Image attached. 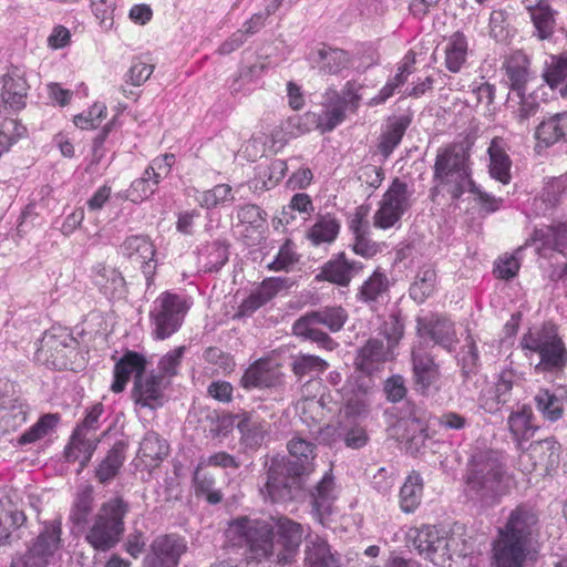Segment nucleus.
<instances>
[{
    "instance_id": "nucleus-64",
    "label": "nucleus",
    "mask_w": 567,
    "mask_h": 567,
    "mask_svg": "<svg viewBox=\"0 0 567 567\" xmlns=\"http://www.w3.org/2000/svg\"><path fill=\"white\" fill-rule=\"evenodd\" d=\"M369 413V405L364 399L359 395H352L347 399L339 413L338 421L360 422L359 419L365 417Z\"/></svg>"
},
{
    "instance_id": "nucleus-39",
    "label": "nucleus",
    "mask_w": 567,
    "mask_h": 567,
    "mask_svg": "<svg viewBox=\"0 0 567 567\" xmlns=\"http://www.w3.org/2000/svg\"><path fill=\"white\" fill-rule=\"evenodd\" d=\"M169 446L156 432H147L140 443L138 456L148 466H157L167 455Z\"/></svg>"
},
{
    "instance_id": "nucleus-15",
    "label": "nucleus",
    "mask_w": 567,
    "mask_h": 567,
    "mask_svg": "<svg viewBox=\"0 0 567 567\" xmlns=\"http://www.w3.org/2000/svg\"><path fill=\"white\" fill-rule=\"evenodd\" d=\"M169 380H164L154 370L148 374L135 375L133 398L136 404L152 410L162 406L164 390L169 385Z\"/></svg>"
},
{
    "instance_id": "nucleus-60",
    "label": "nucleus",
    "mask_w": 567,
    "mask_h": 567,
    "mask_svg": "<svg viewBox=\"0 0 567 567\" xmlns=\"http://www.w3.org/2000/svg\"><path fill=\"white\" fill-rule=\"evenodd\" d=\"M174 163L175 156L173 154L156 157L145 168L143 176L151 183L152 187L156 189L161 181L169 175Z\"/></svg>"
},
{
    "instance_id": "nucleus-32",
    "label": "nucleus",
    "mask_w": 567,
    "mask_h": 567,
    "mask_svg": "<svg viewBox=\"0 0 567 567\" xmlns=\"http://www.w3.org/2000/svg\"><path fill=\"white\" fill-rule=\"evenodd\" d=\"M27 516L12 503H0V546H11L20 539L17 530L25 523Z\"/></svg>"
},
{
    "instance_id": "nucleus-57",
    "label": "nucleus",
    "mask_w": 567,
    "mask_h": 567,
    "mask_svg": "<svg viewBox=\"0 0 567 567\" xmlns=\"http://www.w3.org/2000/svg\"><path fill=\"white\" fill-rule=\"evenodd\" d=\"M59 420L58 414L48 413L42 415L31 427L19 436L18 443L20 445H27L39 441L56 426Z\"/></svg>"
},
{
    "instance_id": "nucleus-49",
    "label": "nucleus",
    "mask_w": 567,
    "mask_h": 567,
    "mask_svg": "<svg viewBox=\"0 0 567 567\" xmlns=\"http://www.w3.org/2000/svg\"><path fill=\"white\" fill-rule=\"evenodd\" d=\"M545 82L551 87L557 89L563 97H567V52L550 55V62L544 72Z\"/></svg>"
},
{
    "instance_id": "nucleus-21",
    "label": "nucleus",
    "mask_w": 567,
    "mask_h": 567,
    "mask_svg": "<svg viewBox=\"0 0 567 567\" xmlns=\"http://www.w3.org/2000/svg\"><path fill=\"white\" fill-rule=\"evenodd\" d=\"M61 536V518L44 522L37 537L28 546V549L50 563L55 553L62 547Z\"/></svg>"
},
{
    "instance_id": "nucleus-20",
    "label": "nucleus",
    "mask_w": 567,
    "mask_h": 567,
    "mask_svg": "<svg viewBox=\"0 0 567 567\" xmlns=\"http://www.w3.org/2000/svg\"><path fill=\"white\" fill-rule=\"evenodd\" d=\"M238 416L236 429L240 433V445L246 450H257L261 446L268 432L267 422L260 420L255 410H240Z\"/></svg>"
},
{
    "instance_id": "nucleus-30",
    "label": "nucleus",
    "mask_w": 567,
    "mask_h": 567,
    "mask_svg": "<svg viewBox=\"0 0 567 567\" xmlns=\"http://www.w3.org/2000/svg\"><path fill=\"white\" fill-rule=\"evenodd\" d=\"M425 333L434 341L435 344L442 347L447 352H452L457 343V337L454 323L445 317H433L422 322Z\"/></svg>"
},
{
    "instance_id": "nucleus-37",
    "label": "nucleus",
    "mask_w": 567,
    "mask_h": 567,
    "mask_svg": "<svg viewBox=\"0 0 567 567\" xmlns=\"http://www.w3.org/2000/svg\"><path fill=\"white\" fill-rule=\"evenodd\" d=\"M535 239L540 240L544 247L550 248L567 258V223L553 221L550 225L536 229Z\"/></svg>"
},
{
    "instance_id": "nucleus-26",
    "label": "nucleus",
    "mask_w": 567,
    "mask_h": 567,
    "mask_svg": "<svg viewBox=\"0 0 567 567\" xmlns=\"http://www.w3.org/2000/svg\"><path fill=\"white\" fill-rule=\"evenodd\" d=\"M92 279L107 299L121 298L125 293V279L113 267L97 264L92 268Z\"/></svg>"
},
{
    "instance_id": "nucleus-50",
    "label": "nucleus",
    "mask_w": 567,
    "mask_h": 567,
    "mask_svg": "<svg viewBox=\"0 0 567 567\" xmlns=\"http://www.w3.org/2000/svg\"><path fill=\"white\" fill-rule=\"evenodd\" d=\"M388 290V277L385 274L380 271V269H377L367 280L363 281L357 293V299L367 305L377 303Z\"/></svg>"
},
{
    "instance_id": "nucleus-14",
    "label": "nucleus",
    "mask_w": 567,
    "mask_h": 567,
    "mask_svg": "<svg viewBox=\"0 0 567 567\" xmlns=\"http://www.w3.org/2000/svg\"><path fill=\"white\" fill-rule=\"evenodd\" d=\"M118 252L127 260L141 265L142 272L150 285L156 270L154 259L156 250L151 238L147 235L127 236L120 245Z\"/></svg>"
},
{
    "instance_id": "nucleus-40",
    "label": "nucleus",
    "mask_w": 567,
    "mask_h": 567,
    "mask_svg": "<svg viewBox=\"0 0 567 567\" xmlns=\"http://www.w3.org/2000/svg\"><path fill=\"white\" fill-rule=\"evenodd\" d=\"M230 244L226 239L208 243L200 250L204 272H218L229 259Z\"/></svg>"
},
{
    "instance_id": "nucleus-31",
    "label": "nucleus",
    "mask_w": 567,
    "mask_h": 567,
    "mask_svg": "<svg viewBox=\"0 0 567 567\" xmlns=\"http://www.w3.org/2000/svg\"><path fill=\"white\" fill-rule=\"evenodd\" d=\"M319 323L311 318L309 312L299 317L292 324V334L305 341H311L326 350H333L338 344L324 331L319 328Z\"/></svg>"
},
{
    "instance_id": "nucleus-62",
    "label": "nucleus",
    "mask_w": 567,
    "mask_h": 567,
    "mask_svg": "<svg viewBox=\"0 0 567 567\" xmlns=\"http://www.w3.org/2000/svg\"><path fill=\"white\" fill-rule=\"evenodd\" d=\"M240 224H246L255 230L262 229L267 223V213L256 204H245L236 208Z\"/></svg>"
},
{
    "instance_id": "nucleus-48",
    "label": "nucleus",
    "mask_w": 567,
    "mask_h": 567,
    "mask_svg": "<svg viewBox=\"0 0 567 567\" xmlns=\"http://www.w3.org/2000/svg\"><path fill=\"white\" fill-rule=\"evenodd\" d=\"M467 39L461 31L454 32L445 47V66L450 72L457 73L466 62Z\"/></svg>"
},
{
    "instance_id": "nucleus-28",
    "label": "nucleus",
    "mask_w": 567,
    "mask_h": 567,
    "mask_svg": "<svg viewBox=\"0 0 567 567\" xmlns=\"http://www.w3.org/2000/svg\"><path fill=\"white\" fill-rule=\"evenodd\" d=\"M315 210L311 197L306 193L295 194L289 204L282 207L279 216L272 219L275 229L280 226L293 225L299 217L300 223L306 221Z\"/></svg>"
},
{
    "instance_id": "nucleus-8",
    "label": "nucleus",
    "mask_w": 567,
    "mask_h": 567,
    "mask_svg": "<svg viewBox=\"0 0 567 567\" xmlns=\"http://www.w3.org/2000/svg\"><path fill=\"white\" fill-rule=\"evenodd\" d=\"M412 390L422 398L433 396L442 389L441 365L421 343L410 354Z\"/></svg>"
},
{
    "instance_id": "nucleus-5",
    "label": "nucleus",
    "mask_w": 567,
    "mask_h": 567,
    "mask_svg": "<svg viewBox=\"0 0 567 567\" xmlns=\"http://www.w3.org/2000/svg\"><path fill=\"white\" fill-rule=\"evenodd\" d=\"M524 350L539 357L535 370L542 373H560L567 368V348L553 323L529 329L520 340Z\"/></svg>"
},
{
    "instance_id": "nucleus-52",
    "label": "nucleus",
    "mask_w": 567,
    "mask_h": 567,
    "mask_svg": "<svg viewBox=\"0 0 567 567\" xmlns=\"http://www.w3.org/2000/svg\"><path fill=\"white\" fill-rule=\"evenodd\" d=\"M280 383L279 375L274 372L264 369L259 363L251 364L245 370L240 385L246 390L274 388Z\"/></svg>"
},
{
    "instance_id": "nucleus-51",
    "label": "nucleus",
    "mask_w": 567,
    "mask_h": 567,
    "mask_svg": "<svg viewBox=\"0 0 567 567\" xmlns=\"http://www.w3.org/2000/svg\"><path fill=\"white\" fill-rule=\"evenodd\" d=\"M339 220L330 214L319 216L308 233V238L315 246L333 243L340 231Z\"/></svg>"
},
{
    "instance_id": "nucleus-13",
    "label": "nucleus",
    "mask_w": 567,
    "mask_h": 567,
    "mask_svg": "<svg viewBox=\"0 0 567 567\" xmlns=\"http://www.w3.org/2000/svg\"><path fill=\"white\" fill-rule=\"evenodd\" d=\"M187 543L178 534L159 535L151 544V551L144 558V567H178Z\"/></svg>"
},
{
    "instance_id": "nucleus-27",
    "label": "nucleus",
    "mask_w": 567,
    "mask_h": 567,
    "mask_svg": "<svg viewBox=\"0 0 567 567\" xmlns=\"http://www.w3.org/2000/svg\"><path fill=\"white\" fill-rule=\"evenodd\" d=\"M528 452L534 464L549 473L559 465L561 445L554 436H549L532 442Z\"/></svg>"
},
{
    "instance_id": "nucleus-47",
    "label": "nucleus",
    "mask_w": 567,
    "mask_h": 567,
    "mask_svg": "<svg viewBox=\"0 0 567 567\" xmlns=\"http://www.w3.org/2000/svg\"><path fill=\"white\" fill-rule=\"evenodd\" d=\"M291 371L299 381L305 378L312 380L322 374L329 368V363L313 354L299 353L292 357Z\"/></svg>"
},
{
    "instance_id": "nucleus-11",
    "label": "nucleus",
    "mask_w": 567,
    "mask_h": 567,
    "mask_svg": "<svg viewBox=\"0 0 567 567\" xmlns=\"http://www.w3.org/2000/svg\"><path fill=\"white\" fill-rule=\"evenodd\" d=\"M275 542V564L290 565L296 560L303 537V526L287 516H270Z\"/></svg>"
},
{
    "instance_id": "nucleus-23",
    "label": "nucleus",
    "mask_w": 567,
    "mask_h": 567,
    "mask_svg": "<svg viewBox=\"0 0 567 567\" xmlns=\"http://www.w3.org/2000/svg\"><path fill=\"white\" fill-rule=\"evenodd\" d=\"M2 90L1 99L4 104L9 105L13 111H20L25 107L29 84L23 73L16 66L11 68L8 73L1 78Z\"/></svg>"
},
{
    "instance_id": "nucleus-7",
    "label": "nucleus",
    "mask_w": 567,
    "mask_h": 567,
    "mask_svg": "<svg viewBox=\"0 0 567 567\" xmlns=\"http://www.w3.org/2000/svg\"><path fill=\"white\" fill-rule=\"evenodd\" d=\"M234 526L245 544V555L248 563L271 561L275 564L276 551L270 517L267 519H251L243 516L234 522Z\"/></svg>"
},
{
    "instance_id": "nucleus-59",
    "label": "nucleus",
    "mask_w": 567,
    "mask_h": 567,
    "mask_svg": "<svg viewBox=\"0 0 567 567\" xmlns=\"http://www.w3.org/2000/svg\"><path fill=\"white\" fill-rule=\"evenodd\" d=\"M458 365L461 368L462 377L467 380L471 375L476 374L480 369V352L474 339L468 336L465 339V344L460 351Z\"/></svg>"
},
{
    "instance_id": "nucleus-35",
    "label": "nucleus",
    "mask_w": 567,
    "mask_h": 567,
    "mask_svg": "<svg viewBox=\"0 0 567 567\" xmlns=\"http://www.w3.org/2000/svg\"><path fill=\"white\" fill-rule=\"evenodd\" d=\"M389 344H385L380 339H369L363 347L358 351L355 358V365L359 370L370 374L374 369L375 364L382 363L390 358Z\"/></svg>"
},
{
    "instance_id": "nucleus-1",
    "label": "nucleus",
    "mask_w": 567,
    "mask_h": 567,
    "mask_svg": "<svg viewBox=\"0 0 567 567\" xmlns=\"http://www.w3.org/2000/svg\"><path fill=\"white\" fill-rule=\"evenodd\" d=\"M288 456L274 457L267 470L260 493L274 503L299 501L310 497L313 517L321 524L332 514L336 499L334 481L331 472L307 491V480L315 471L317 445L300 435H293L287 443Z\"/></svg>"
},
{
    "instance_id": "nucleus-18",
    "label": "nucleus",
    "mask_w": 567,
    "mask_h": 567,
    "mask_svg": "<svg viewBox=\"0 0 567 567\" xmlns=\"http://www.w3.org/2000/svg\"><path fill=\"white\" fill-rule=\"evenodd\" d=\"M404 416L408 419L409 425L406 433L402 435V440L410 452L417 453L425 446V442L429 439L427 412L413 401L408 400Z\"/></svg>"
},
{
    "instance_id": "nucleus-29",
    "label": "nucleus",
    "mask_w": 567,
    "mask_h": 567,
    "mask_svg": "<svg viewBox=\"0 0 567 567\" xmlns=\"http://www.w3.org/2000/svg\"><path fill=\"white\" fill-rule=\"evenodd\" d=\"M96 447V440L87 437L86 433H81V430H74L64 450L65 461L68 463L79 462L78 473H80L90 463Z\"/></svg>"
},
{
    "instance_id": "nucleus-38",
    "label": "nucleus",
    "mask_w": 567,
    "mask_h": 567,
    "mask_svg": "<svg viewBox=\"0 0 567 567\" xmlns=\"http://www.w3.org/2000/svg\"><path fill=\"white\" fill-rule=\"evenodd\" d=\"M411 124V117L401 115L390 120L386 130L381 134L378 150L380 154L386 159L396 146L401 143L405 131Z\"/></svg>"
},
{
    "instance_id": "nucleus-44",
    "label": "nucleus",
    "mask_w": 567,
    "mask_h": 567,
    "mask_svg": "<svg viewBox=\"0 0 567 567\" xmlns=\"http://www.w3.org/2000/svg\"><path fill=\"white\" fill-rule=\"evenodd\" d=\"M437 275L433 267L424 266L416 272L414 281L409 288V296L417 305H422L430 298L436 288Z\"/></svg>"
},
{
    "instance_id": "nucleus-41",
    "label": "nucleus",
    "mask_w": 567,
    "mask_h": 567,
    "mask_svg": "<svg viewBox=\"0 0 567 567\" xmlns=\"http://www.w3.org/2000/svg\"><path fill=\"white\" fill-rule=\"evenodd\" d=\"M328 431L336 433L340 443L351 450H360L369 442L368 432L360 422L337 421V429Z\"/></svg>"
},
{
    "instance_id": "nucleus-17",
    "label": "nucleus",
    "mask_w": 567,
    "mask_h": 567,
    "mask_svg": "<svg viewBox=\"0 0 567 567\" xmlns=\"http://www.w3.org/2000/svg\"><path fill=\"white\" fill-rule=\"evenodd\" d=\"M534 137L538 153L558 143H567V111L544 117L535 127Z\"/></svg>"
},
{
    "instance_id": "nucleus-43",
    "label": "nucleus",
    "mask_w": 567,
    "mask_h": 567,
    "mask_svg": "<svg viewBox=\"0 0 567 567\" xmlns=\"http://www.w3.org/2000/svg\"><path fill=\"white\" fill-rule=\"evenodd\" d=\"M422 495L423 480L417 472L413 471L408 475L400 489L399 503L402 512L406 514L415 512L421 504Z\"/></svg>"
},
{
    "instance_id": "nucleus-63",
    "label": "nucleus",
    "mask_w": 567,
    "mask_h": 567,
    "mask_svg": "<svg viewBox=\"0 0 567 567\" xmlns=\"http://www.w3.org/2000/svg\"><path fill=\"white\" fill-rule=\"evenodd\" d=\"M231 187L227 184H218L212 189L199 192L196 202L206 209H213L229 199Z\"/></svg>"
},
{
    "instance_id": "nucleus-4",
    "label": "nucleus",
    "mask_w": 567,
    "mask_h": 567,
    "mask_svg": "<svg viewBox=\"0 0 567 567\" xmlns=\"http://www.w3.org/2000/svg\"><path fill=\"white\" fill-rule=\"evenodd\" d=\"M130 511L131 504L120 494L103 502L86 532L85 540L97 551L114 548L125 533L124 518Z\"/></svg>"
},
{
    "instance_id": "nucleus-36",
    "label": "nucleus",
    "mask_w": 567,
    "mask_h": 567,
    "mask_svg": "<svg viewBox=\"0 0 567 567\" xmlns=\"http://www.w3.org/2000/svg\"><path fill=\"white\" fill-rule=\"evenodd\" d=\"M564 388H557L553 391L539 389L534 401L536 409L543 417L549 422L558 421L564 414Z\"/></svg>"
},
{
    "instance_id": "nucleus-10",
    "label": "nucleus",
    "mask_w": 567,
    "mask_h": 567,
    "mask_svg": "<svg viewBox=\"0 0 567 567\" xmlns=\"http://www.w3.org/2000/svg\"><path fill=\"white\" fill-rule=\"evenodd\" d=\"M78 344V340L66 329L52 328L38 341L35 358L47 365L63 370L68 368L69 354Z\"/></svg>"
},
{
    "instance_id": "nucleus-58",
    "label": "nucleus",
    "mask_w": 567,
    "mask_h": 567,
    "mask_svg": "<svg viewBox=\"0 0 567 567\" xmlns=\"http://www.w3.org/2000/svg\"><path fill=\"white\" fill-rule=\"evenodd\" d=\"M193 485L197 497H205L210 505L219 504L223 501V493L215 489V478L208 473H202L198 468L193 476Z\"/></svg>"
},
{
    "instance_id": "nucleus-45",
    "label": "nucleus",
    "mask_w": 567,
    "mask_h": 567,
    "mask_svg": "<svg viewBox=\"0 0 567 567\" xmlns=\"http://www.w3.org/2000/svg\"><path fill=\"white\" fill-rule=\"evenodd\" d=\"M532 419L533 411L527 405H523L518 411L512 412L508 416V429L519 449H523L522 441L529 440L537 429L532 424Z\"/></svg>"
},
{
    "instance_id": "nucleus-25",
    "label": "nucleus",
    "mask_w": 567,
    "mask_h": 567,
    "mask_svg": "<svg viewBox=\"0 0 567 567\" xmlns=\"http://www.w3.org/2000/svg\"><path fill=\"white\" fill-rule=\"evenodd\" d=\"M127 443L116 441L94 471L95 480L107 486L121 472L126 460Z\"/></svg>"
},
{
    "instance_id": "nucleus-56",
    "label": "nucleus",
    "mask_w": 567,
    "mask_h": 567,
    "mask_svg": "<svg viewBox=\"0 0 567 567\" xmlns=\"http://www.w3.org/2000/svg\"><path fill=\"white\" fill-rule=\"evenodd\" d=\"M410 196L408 184L395 177L384 193L381 203L405 213L411 207Z\"/></svg>"
},
{
    "instance_id": "nucleus-33",
    "label": "nucleus",
    "mask_w": 567,
    "mask_h": 567,
    "mask_svg": "<svg viewBox=\"0 0 567 567\" xmlns=\"http://www.w3.org/2000/svg\"><path fill=\"white\" fill-rule=\"evenodd\" d=\"M305 567H339V561L324 538L315 535L306 539Z\"/></svg>"
},
{
    "instance_id": "nucleus-24",
    "label": "nucleus",
    "mask_w": 567,
    "mask_h": 567,
    "mask_svg": "<svg viewBox=\"0 0 567 567\" xmlns=\"http://www.w3.org/2000/svg\"><path fill=\"white\" fill-rule=\"evenodd\" d=\"M308 60L322 74H338L348 68L350 54L346 50L322 44L308 54Z\"/></svg>"
},
{
    "instance_id": "nucleus-9",
    "label": "nucleus",
    "mask_w": 567,
    "mask_h": 567,
    "mask_svg": "<svg viewBox=\"0 0 567 567\" xmlns=\"http://www.w3.org/2000/svg\"><path fill=\"white\" fill-rule=\"evenodd\" d=\"M413 546L417 553L436 566H444L454 556L462 557L464 551L460 548L458 538L451 535H441L433 526L422 527L416 532Z\"/></svg>"
},
{
    "instance_id": "nucleus-6",
    "label": "nucleus",
    "mask_w": 567,
    "mask_h": 567,
    "mask_svg": "<svg viewBox=\"0 0 567 567\" xmlns=\"http://www.w3.org/2000/svg\"><path fill=\"white\" fill-rule=\"evenodd\" d=\"M190 307L185 295L171 291L162 292L152 305L150 320L153 327L152 336L155 340H166L176 333Z\"/></svg>"
},
{
    "instance_id": "nucleus-54",
    "label": "nucleus",
    "mask_w": 567,
    "mask_h": 567,
    "mask_svg": "<svg viewBox=\"0 0 567 567\" xmlns=\"http://www.w3.org/2000/svg\"><path fill=\"white\" fill-rule=\"evenodd\" d=\"M524 247H518L512 254L505 252L496 258L493 275L499 280L509 281L518 275Z\"/></svg>"
},
{
    "instance_id": "nucleus-61",
    "label": "nucleus",
    "mask_w": 567,
    "mask_h": 567,
    "mask_svg": "<svg viewBox=\"0 0 567 567\" xmlns=\"http://www.w3.org/2000/svg\"><path fill=\"white\" fill-rule=\"evenodd\" d=\"M185 351L186 347L181 346L164 354L158 361L156 373L162 375L164 380H169L177 375Z\"/></svg>"
},
{
    "instance_id": "nucleus-19",
    "label": "nucleus",
    "mask_w": 567,
    "mask_h": 567,
    "mask_svg": "<svg viewBox=\"0 0 567 567\" xmlns=\"http://www.w3.org/2000/svg\"><path fill=\"white\" fill-rule=\"evenodd\" d=\"M532 546L501 535L493 546L494 567H525Z\"/></svg>"
},
{
    "instance_id": "nucleus-2",
    "label": "nucleus",
    "mask_w": 567,
    "mask_h": 567,
    "mask_svg": "<svg viewBox=\"0 0 567 567\" xmlns=\"http://www.w3.org/2000/svg\"><path fill=\"white\" fill-rule=\"evenodd\" d=\"M471 145L466 141L451 143L437 150L433 166V178L439 182L453 200H458L466 192L476 195L481 208L495 213L501 208L503 198L481 190L472 178Z\"/></svg>"
},
{
    "instance_id": "nucleus-46",
    "label": "nucleus",
    "mask_w": 567,
    "mask_h": 567,
    "mask_svg": "<svg viewBox=\"0 0 567 567\" xmlns=\"http://www.w3.org/2000/svg\"><path fill=\"white\" fill-rule=\"evenodd\" d=\"M489 156V175L492 178L508 184L511 182L512 161L497 138H493L487 150Z\"/></svg>"
},
{
    "instance_id": "nucleus-3",
    "label": "nucleus",
    "mask_w": 567,
    "mask_h": 567,
    "mask_svg": "<svg viewBox=\"0 0 567 567\" xmlns=\"http://www.w3.org/2000/svg\"><path fill=\"white\" fill-rule=\"evenodd\" d=\"M511 477L502 454L485 450L475 453L466 470L465 495L482 507H491L508 494Z\"/></svg>"
},
{
    "instance_id": "nucleus-34",
    "label": "nucleus",
    "mask_w": 567,
    "mask_h": 567,
    "mask_svg": "<svg viewBox=\"0 0 567 567\" xmlns=\"http://www.w3.org/2000/svg\"><path fill=\"white\" fill-rule=\"evenodd\" d=\"M324 99V109L318 115L317 128L321 133H329L346 120L347 110L342 106L337 90L329 89L326 92Z\"/></svg>"
},
{
    "instance_id": "nucleus-42",
    "label": "nucleus",
    "mask_w": 567,
    "mask_h": 567,
    "mask_svg": "<svg viewBox=\"0 0 567 567\" xmlns=\"http://www.w3.org/2000/svg\"><path fill=\"white\" fill-rule=\"evenodd\" d=\"M532 21L536 29L537 37L542 40L549 39L555 30L556 11L549 4L548 0H539L535 6L528 7Z\"/></svg>"
},
{
    "instance_id": "nucleus-53",
    "label": "nucleus",
    "mask_w": 567,
    "mask_h": 567,
    "mask_svg": "<svg viewBox=\"0 0 567 567\" xmlns=\"http://www.w3.org/2000/svg\"><path fill=\"white\" fill-rule=\"evenodd\" d=\"M308 312L313 320L320 326L327 327L331 332L340 331L348 320V312L341 306H326Z\"/></svg>"
},
{
    "instance_id": "nucleus-55",
    "label": "nucleus",
    "mask_w": 567,
    "mask_h": 567,
    "mask_svg": "<svg viewBox=\"0 0 567 567\" xmlns=\"http://www.w3.org/2000/svg\"><path fill=\"white\" fill-rule=\"evenodd\" d=\"M93 487L85 486L75 497L70 512V520L76 527H84L89 523V517L93 511Z\"/></svg>"
},
{
    "instance_id": "nucleus-12",
    "label": "nucleus",
    "mask_w": 567,
    "mask_h": 567,
    "mask_svg": "<svg viewBox=\"0 0 567 567\" xmlns=\"http://www.w3.org/2000/svg\"><path fill=\"white\" fill-rule=\"evenodd\" d=\"M540 529L539 513L535 505L520 503L511 511L501 535L532 546Z\"/></svg>"
},
{
    "instance_id": "nucleus-16",
    "label": "nucleus",
    "mask_w": 567,
    "mask_h": 567,
    "mask_svg": "<svg viewBox=\"0 0 567 567\" xmlns=\"http://www.w3.org/2000/svg\"><path fill=\"white\" fill-rule=\"evenodd\" d=\"M363 268V262L347 258L344 252H338L324 262L316 279L340 287H348L352 278L360 274Z\"/></svg>"
},
{
    "instance_id": "nucleus-22",
    "label": "nucleus",
    "mask_w": 567,
    "mask_h": 567,
    "mask_svg": "<svg viewBox=\"0 0 567 567\" xmlns=\"http://www.w3.org/2000/svg\"><path fill=\"white\" fill-rule=\"evenodd\" d=\"M146 364L147 361L143 354L132 350L125 351L114 365L111 390L114 393L123 392L130 378L142 375L146 370Z\"/></svg>"
}]
</instances>
